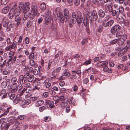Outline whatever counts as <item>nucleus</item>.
Returning a JSON list of instances; mask_svg holds the SVG:
<instances>
[{"mask_svg":"<svg viewBox=\"0 0 130 130\" xmlns=\"http://www.w3.org/2000/svg\"><path fill=\"white\" fill-rule=\"evenodd\" d=\"M61 69V68L58 67L54 70L52 73V75L54 76L57 75Z\"/></svg>","mask_w":130,"mask_h":130,"instance_id":"nucleus-21","label":"nucleus"},{"mask_svg":"<svg viewBox=\"0 0 130 130\" xmlns=\"http://www.w3.org/2000/svg\"><path fill=\"white\" fill-rule=\"evenodd\" d=\"M24 76L27 79L28 81L29 82H32L34 79V76L32 75H30L28 72H26Z\"/></svg>","mask_w":130,"mask_h":130,"instance_id":"nucleus-13","label":"nucleus"},{"mask_svg":"<svg viewBox=\"0 0 130 130\" xmlns=\"http://www.w3.org/2000/svg\"><path fill=\"white\" fill-rule=\"evenodd\" d=\"M49 80V79L46 78L44 82V86L46 88L49 87L51 85V84L50 83L48 82Z\"/></svg>","mask_w":130,"mask_h":130,"instance_id":"nucleus-26","label":"nucleus"},{"mask_svg":"<svg viewBox=\"0 0 130 130\" xmlns=\"http://www.w3.org/2000/svg\"><path fill=\"white\" fill-rule=\"evenodd\" d=\"M1 72L3 74L5 75H7L10 73L9 71L4 70L3 71L2 69L1 70Z\"/></svg>","mask_w":130,"mask_h":130,"instance_id":"nucleus-48","label":"nucleus"},{"mask_svg":"<svg viewBox=\"0 0 130 130\" xmlns=\"http://www.w3.org/2000/svg\"><path fill=\"white\" fill-rule=\"evenodd\" d=\"M44 119L45 122H47L51 120V117L50 116H46L44 117Z\"/></svg>","mask_w":130,"mask_h":130,"instance_id":"nucleus-57","label":"nucleus"},{"mask_svg":"<svg viewBox=\"0 0 130 130\" xmlns=\"http://www.w3.org/2000/svg\"><path fill=\"white\" fill-rule=\"evenodd\" d=\"M92 60L91 59L88 60L87 61H85L83 63V65L85 66H87L91 63Z\"/></svg>","mask_w":130,"mask_h":130,"instance_id":"nucleus-47","label":"nucleus"},{"mask_svg":"<svg viewBox=\"0 0 130 130\" xmlns=\"http://www.w3.org/2000/svg\"><path fill=\"white\" fill-rule=\"evenodd\" d=\"M8 96L10 99L12 100L15 97V92L10 91L8 93Z\"/></svg>","mask_w":130,"mask_h":130,"instance_id":"nucleus-20","label":"nucleus"},{"mask_svg":"<svg viewBox=\"0 0 130 130\" xmlns=\"http://www.w3.org/2000/svg\"><path fill=\"white\" fill-rule=\"evenodd\" d=\"M98 14L99 16L101 18L104 17L105 14L104 11L102 9H100L98 11Z\"/></svg>","mask_w":130,"mask_h":130,"instance_id":"nucleus-27","label":"nucleus"},{"mask_svg":"<svg viewBox=\"0 0 130 130\" xmlns=\"http://www.w3.org/2000/svg\"><path fill=\"white\" fill-rule=\"evenodd\" d=\"M125 44L126 45L123 48L127 51L128 48L130 47V41L127 40Z\"/></svg>","mask_w":130,"mask_h":130,"instance_id":"nucleus-35","label":"nucleus"},{"mask_svg":"<svg viewBox=\"0 0 130 130\" xmlns=\"http://www.w3.org/2000/svg\"><path fill=\"white\" fill-rule=\"evenodd\" d=\"M15 21L17 22V25L18 26L21 22V18L18 15H16L15 17Z\"/></svg>","mask_w":130,"mask_h":130,"instance_id":"nucleus-30","label":"nucleus"},{"mask_svg":"<svg viewBox=\"0 0 130 130\" xmlns=\"http://www.w3.org/2000/svg\"><path fill=\"white\" fill-rule=\"evenodd\" d=\"M25 76L22 75H20L19 77V81L21 84H23L26 83V80L25 79Z\"/></svg>","mask_w":130,"mask_h":130,"instance_id":"nucleus-24","label":"nucleus"},{"mask_svg":"<svg viewBox=\"0 0 130 130\" xmlns=\"http://www.w3.org/2000/svg\"><path fill=\"white\" fill-rule=\"evenodd\" d=\"M20 125L22 126L21 127L19 128L22 130H24L27 128L28 126L27 125H24L22 123V122L21 123Z\"/></svg>","mask_w":130,"mask_h":130,"instance_id":"nucleus-40","label":"nucleus"},{"mask_svg":"<svg viewBox=\"0 0 130 130\" xmlns=\"http://www.w3.org/2000/svg\"><path fill=\"white\" fill-rule=\"evenodd\" d=\"M45 18H51V13L49 10H48V11L46 14Z\"/></svg>","mask_w":130,"mask_h":130,"instance_id":"nucleus-55","label":"nucleus"},{"mask_svg":"<svg viewBox=\"0 0 130 130\" xmlns=\"http://www.w3.org/2000/svg\"><path fill=\"white\" fill-rule=\"evenodd\" d=\"M9 126V123L4 122L1 126V130H7Z\"/></svg>","mask_w":130,"mask_h":130,"instance_id":"nucleus-16","label":"nucleus"},{"mask_svg":"<svg viewBox=\"0 0 130 130\" xmlns=\"http://www.w3.org/2000/svg\"><path fill=\"white\" fill-rule=\"evenodd\" d=\"M11 5L13 6V8H14V9L17 11V10L18 13H19V14L20 13H21V12L23 10V8L24 7V5L23 3L22 2H20L19 5V9L18 8L16 7L17 6L15 3H12L11 4ZM17 8H18L17 7Z\"/></svg>","mask_w":130,"mask_h":130,"instance_id":"nucleus-7","label":"nucleus"},{"mask_svg":"<svg viewBox=\"0 0 130 130\" xmlns=\"http://www.w3.org/2000/svg\"><path fill=\"white\" fill-rule=\"evenodd\" d=\"M6 43L8 44H11V41L10 38H7L6 40Z\"/></svg>","mask_w":130,"mask_h":130,"instance_id":"nucleus-60","label":"nucleus"},{"mask_svg":"<svg viewBox=\"0 0 130 130\" xmlns=\"http://www.w3.org/2000/svg\"><path fill=\"white\" fill-rule=\"evenodd\" d=\"M121 27L119 25H116L112 27L111 29L110 32L113 35H115V33L116 32L120 30Z\"/></svg>","mask_w":130,"mask_h":130,"instance_id":"nucleus-9","label":"nucleus"},{"mask_svg":"<svg viewBox=\"0 0 130 130\" xmlns=\"http://www.w3.org/2000/svg\"><path fill=\"white\" fill-rule=\"evenodd\" d=\"M51 21L50 18H45L43 22L46 25H48L50 23Z\"/></svg>","mask_w":130,"mask_h":130,"instance_id":"nucleus-36","label":"nucleus"},{"mask_svg":"<svg viewBox=\"0 0 130 130\" xmlns=\"http://www.w3.org/2000/svg\"><path fill=\"white\" fill-rule=\"evenodd\" d=\"M46 7V4L44 3H42L40 5V8L41 10H44Z\"/></svg>","mask_w":130,"mask_h":130,"instance_id":"nucleus-32","label":"nucleus"},{"mask_svg":"<svg viewBox=\"0 0 130 130\" xmlns=\"http://www.w3.org/2000/svg\"><path fill=\"white\" fill-rule=\"evenodd\" d=\"M113 16H115L116 18H118L120 13H122L124 11L123 7L121 6H119V7L116 9L113 10Z\"/></svg>","mask_w":130,"mask_h":130,"instance_id":"nucleus-6","label":"nucleus"},{"mask_svg":"<svg viewBox=\"0 0 130 130\" xmlns=\"http://www.w3.org/2000/svg\"><path fill=\"white\" fill-rule=\"evenodd\" d=\"M26 118V116L24 115H20L18 116V118L21 120H23Z\"/></svg>","mask_w":130,"mask_h":130,"instance_id":"nucleus-50","label":"nucleus"},{"mask_svg":"<svg viewBox=\"0 0 130 130\" xmlns=\"http://www.w3.org/2000/svg\"><path fill=\"white\" fill-rule=\"evenodd\" d=\"M108 62L107 61H100L95 65V67L98 68L102 66L103 68L107 66L108 64Z\"/></svg>","mask_w":130,"mask_h":130,"instance_id":"nucleus-11","label":"nucleus"},{"mask_svg":"<svg viewBox=\"0 0 130 130\" xmlns=\"http://www.w3.org/2000/svg\"><path fill=\"white\" fill-rule=\"evenodd\" d=\"M31 13H29V18L32 19L34 16L38 14V10L37 7L36 5H32L31 7Z\"/></svg>","mask_w":130,"mask_h":130,"instance_id":"nucleus-5","label":"nucleus"},{"mask_svg":"<svg viewBox=\"0 0 130 130\" xmlns=\"http://www.w3.org/2000/svg\"><path fill=\"white\" fill-rule=\"evenodd\" d=\"M9 112V115L12 116H14L16 115H18V112L17 110L16 109L12 110L11 108Z\"/></svg>","mask_w":130,"mask_h":130,"instance_id":"nucleus-22","label":"nucleus"},{"mask_svg":"<svg viewBox=\"0 0 130 130\" xmlns=\"http://www.w3.org/2000/svg\"><path fill=\"white\" fill-rule=\"evenodd\" d=\"M44 102L42 100H40L35 102V105L36 107H39L43 104Z\"/></svg>","mask_w":130,"mask_h":130,"instance_id":"nucleus-28","label":"nucleus"},{"mask_svg":"<svg viewBox=\"0 0 130 130\" xmlns=\"http://www.w3.org/2000/svg\"><path fill=\"white\" fill-rule=\"evenodd\" d=\"M46 109V107L44 106H42L39 108V110L41 112H42L44 110Z\"/></svg>","mask_w":130,"mask_h":130,"instance_id":"nucleus-58","label":"nucleus"},{"mask_svg":"<svg viewBox=\"0 0 130 130\" xmlns=\"http://www.w3.org/2000/svg\"><path fill=\"white\" fill-rule=\"evenodd\" d=\"M76 78L77 76L76 74L74 72H72L71 74V76L69 78L71 79L72 80H73L76 79Z\"/></svg>","mask_w":130,"mask_h":130,"instance_id":"nucleus-41","label":"nucleus"},{"mask_svg":"<svg viewBox=\"0 0 130 130\" xmlns=\"http://www.w3.org/2000/svg\"><path fill=\"white\" fill-rule=\"evenodd\" d=\"M12 85L9 84L8 85L7 87V90L10 91H11L12 89Z\"/></svg>","mask_w":130,"mask_h":130,"instance_id":"nucleus-63","label":"nucleus"},{"mask_svg":"<svg viewBox=\"0 0 130 130\" xmlns=\"http://www.w3.org/2000/svg\"><path fill=\"white\" fill-rule=\"evenodd\" d=\"M7 93H6V90L5 89H3L0 93V96L2 95L1 99L3 100L6 98L7 96Z\"/></svg>","mask_w":130,"mask_h":130,"instance_id":"nucleus-18","label":"nucleus"},{"mask_svg":"<svg viewBox=\"0 0 130 130\" xmlns=\"http://www.w3.org/2000/svg\"><path fill=\"white\" fill-rule=\"evenodd\" d=\"M72 72H74L76 74V73L78 74L79 76L80 77V75L81 73V72L80 70H76L73 71H72Z\"/></svg>","mask_w":130,"mask_h":130,"instance_id":"nucleus-44","label":"nucleus"},{"mask_svg":"<svg viewBox=\"0 0 130 130\" xmlns=\"http://www.w3.org/2000/svg\"><path fill=\"white\" fill-rule=\"evenodd\" d=\"M116 2L120 4L123 5V6L124 4H126L125 3V0H114Z\"/></svg>","mask_w":130,"mask_h":130,"instance_id":"nucleus-39","label":"nucleus"},{"mask_svg":"<svg viewBox=\"0 0 130 130\" xmlns=\"http://www.w3.org/2000/svg\"><path fill=\"white\" fill-rule=\"evenodd\" d=\"M118 51H119L118 53V55L120 57L124 55L126 53L127 51V50L125 49L124 48L120 49V50L118 49Z\"/></svg>","mask_w":130,"mask_h":130,"instance_id":"nucleus-19","label":"nucleus"},{"mask_svg":"<svg viewBox=\"0 0 130 130\" xmlns=\"http://www.w3.org/2000/svg\"><path fill=\"white\" fill-rule=\"evenodd\" d=\"M56 12L58 17L59 18L60 21L63 23V22H66L70 18V14L68 10L64 9V10L63 14H62L61 11L59 9H57L56 10Z\"/></svg>","mask_w":130,"mask_h":130,"instance_id":"nucleus-2","label":"nucleus"},{"mask_svg":"<svg viewBox=\"0 0 130 130\" xmlns=\"http://www.w3.org/2000/svg\"><path fill=\"white\" fill-rule=\"evenodd\" d=\"M17 78L16 77H12L11 79V82L12 84L13 83H15L17 81Z\"/></svg>","mask_w":130,"mask_h":130,"instance_id":"nucleus-52","label":"nucleus"},{"mask_svg":"<svg viewBox=\"0 0 130 130\" xmlns=\"http://www.w3.org/2000/svg\"><path fill=\"white\" fill-rule=\"evenodd\" d=\"M30 7V4L28 2H26L24 5V7L23 8V13H26L28 11Z\"/></svg>","mask_w":130,"mask_h":130,"instance_id":"nucleus-12","label":"nucleus"},{"mask_svg":"<svg viewBox=\"0 0 130 130\" xmlns=\"http://www.w3.org/2000/svg\"><path fill=\"white\" fill-rule=\"evenodd\" d=\"M38 98V97L37 96L32 97L30 98V101H34L36 100Z\"/></svg>","mask_w":130,"mask_h":130,"instance_id":"nucleus-61","label":"nucleus"},{"mask_svg":"<svg viewBox=\"0 0 130 130\" xmlns=\"http://www.w3.org/2000/svg\"><path fill=\"white\" fill-rule=\"evenodd\" d=\"M19 13L17 11H15L14 9V8L12 7L10 10L9 13L8 14V18L10 19H12L14 16H16V15H19Z\"/></svg>","mask_w":130,"mask_h":130,"instance_id":"nucleus-8","label":"nucleus"},{"mask_svg":"<svg viewBox=\"0 0 130 130\" xmlns=\"http://www.w3.org/2000/svg\"><path fill=\"white\" fill-rule=\"evenodd\" d=\"M22 38L23 36H20L19 40L17 42L15 41H14V39H13L12 41L13 42H12V43L11 44L6 46L5 48V50L7 51H8L14 49L16 46L17 43L19 45L21 43L22 40Z\"/></svg>","mask_w":130,"mask_h":130,"instance_id":"nucleus-4","label":"nucleus"},{"mask_svg":"<svg viewBox=\"0 0 130 130\" xmlns=\"http://www.w3.org/2000/svg\"><path fill=\"white\" fill-rule=\"evenodd\" d=\"M16 57L14 56L12 58H9V61L10 62L12 63H14L16 60Z\"/></svg>","mask_w":130,"mask_h":130,"instance_id":"nucleus-46","label":"nucleus"},{"mask_svg":"<svg viewBox=\"0 0 130 130\" xmlns=\"http://www.w3.org/2000/svg\"><path fill=\"white\" fill-rule=\"evenodd\" d=\"M9 20L8 19H5L4 22L3 26H6L10 24Z\"/></svg>","mask_w":130,"mask_h":130,"instance_id":"nucleus-42","label":"nucleus"},{"mask_svg":"<svg viewBox=\"0 0 130 130\" xmlns=\"http://www.w3.org/2000/svg\"><path fill=\"white\" fill-rule=\"evenodd\" d=\"M10 109L11 108L9 107L7 108L6 109L4 110V112L1 115L0 117H2L4 116L7 115Z\"/></svg>","mask_w":130,"mask_h":130,"instance_id":"nucleus-29","label":"nucleus"},{"mask_svg":"<svg viewBox=\"0 0 130 130\" xmlns=\"http://www.w3.org/2000/svg\"><path fill=\"white\" fill-rule=\"evenodd\" d=\"M8 2L7 0H1V3L2 5H5Z\"/></svg>","mask_w":130,"mask_h":130,"instance_id":"nucleus-62","label":"nucleus"},{"mask_svg":"<svg viewBox=\"0 0 130 130\" xmlns=\"http://www.w3.org/2000/svg\"><path fill=\"white\" fill-rule=\"evenodd\" d=\"M71 17L72 22L73 24L77 22L78 24H80L83 21L84 26H86L87 25V22L84 21L85 19L83 18L82 13L79 11L77 12L76 14L75 12H72Z\"/></svg>","mask_w":130,"mask_h":130,"instance_id":"nucleus-1","label":"nucleus"},{"mask_svg":"<svg viewBox=\"0 0 130 130\" xmlns=\"http://www.w3.org/2000/svg\"><path fill=\"white\" fill-rule=\"evenodd\" d=\"M118 44L119 45H122L125 42V41L121 38H118Z\"/></svg>","mask_w":130,"mask_h":130,"instance_id":"nucleus-33","label":"nucleus"},{"mask_svg":"<svg viewBox=\"0 0 130 130\" xmlns=\"http://www.w3.org/2000/svg\"><path fill=\"white\" fill-rule=\"evenodd\" d=\"M11 23H10V24L7 25V26H4V27L6 28V30L8 32L10 30L11 27Z\"/></svg>","mask_w":130,"mask_h":130,"instance_id":"nucleus-43","label":"nucleus"},{"mask_svg":"<svg viewBox=\"0 0 130 130\" xmlns=\"http://www.w3.org/2000/svg\"><path fill=\"white\" fill-rule=\"evenodd\" d=\"M50 94L53 95H54L56 94V92L53 90H50L49 91Z\"/></svg>","mask_w":130,"mask_h":130,"instance_id":"nucleus-64","label":"nucleus"},{"mask_svg":"<svg viewBox=\"0 0 130 130\" xmlns=\"http://www.w3.org/2000/svg\"><path fill=\"white\" fill-rule=\"evenodd\" d=\"M9 11V7L7 6L3 8L2 10V12L4 13H7Z\"/></svg>","mask_w":130,"mask_h":130,"instance_id":"nucleus-34","label":"nucleus"},{"mask_svg":"<svg viewBox=\"0 0 130 130\" xmlns=\"http://www.w3.org/2000/svg\"><path fill=\"white\" fill-rule=\"evenodd\" d=\"M23 100L24 99L21 96V95H17L16 96L15 99L14 100L13 102L16 104L19 103L20 104L22 105Z\"/></svg>","mask_w":130,"mask_h":130,"instance_id":"nucleus-10","label":"nucleus"},{"mask_svg":"<svg viewBox=\"0 0 130 130\" xmlns=\"http://www.w3.org/2000/svg\"><path fill=\"white\" fill-rule=\"evenodd\" d=\"M122 33L121 32H118L116 34V37L119 38L122 35Z\"/></svg>","mask_w":130,"mask_h":130,"instance_id":"nucleus-54","label":"nucleus"},{"mask_svg":"<svg viewBox=\"0 0 130 130\" xmlns=\"http://www.w3.org/2000/svg\"><path fill=\"white\" fill-rule=\"evenodd\" d=\"M46 105H48L51 108H52L55 107L54 105V102L52 101L49 100H47L45 101Z\"/></svg>","mask_w":130,"mask_h":130,"instance_id":"nucleus-17","label":"nucleus"},{"mask_svg":"<svg viewBox=\"0 0 130 130\" xmlns=\"http://www.w3.org/2000/svg\"><path fill=\"white\" fill-rule=\"evenodd\" d=\"M68 104L67 102H63L61 103L60 105L63 108H64Z\"/></svg>","mask_w":130,"mask_h":130,"instance_id":"nucleus-45","label":"nucleus"},{"mask_svg":"<svg viewBox=\"0 0 130 130\" xmlns=\"http://www.w3.org/2000/svg\"><path fill=\"white\" fill-rule=\"evenodd\" d=\"M12 89L10 91L15 92L18 89V86L17 83H13L12 84Z\"/></svg>","mask_w":130,"mask_h":130,"instance_id":"nucleus-23","label":"nucleus"},{"mask_svg":"<svg viewBox=\"0 0 130 130\" xmlns=\"http://www.w3.org/2000/svg\"><path fill=\"white\" fill-rule=\"evenodd\" d=\"M106 7L105 9V11L106 12L107 11H108L109 12H111L112 15L113 16V10H112V8L111 5L106 4L105 5Z\"/></svg>","mask_w":130,"mask_h":130,"instance_id":"nucleus-15","label":"nucleus"},{"mask_svg":"<svg viewBox=\"0 0 130 130\" xmlns=\"http://www.w3.org/2000/svg\"><path fill=\"white\" fill-rule=\"evenodd\" d=\"M62 75L63 76H65L67 77H69L71 76L70 73L66 69L64 70Z\"/></svg>","mask_w":130,"mask_h":130,"instance_id":"nucleus-31","label":"nucleus"},{"mask_svg":"<svg viewBox=\"0 0 130 130\" xmlns=\"http://www.w3.org/2000/svg\"><path fill=\"white\" fill-rule=\"evenodd\" d=\"M74 3L76 6H78L80 3V0H75L74 2Z\"/></svg>","mask_w":130,"mask_h":130,"instance_id":"nucleus-59","label":"nucleus"},{"mask_svg":"<svg viewBox=\"0 0 130 130\" xmlns=\"http://www.w3.org/2000/svg\"><path fill=\"white\" fill-rule=\"evenodd\" d=\"M94 70V68L91 67L88 69L86 70V71H87L88 72L91 73L93 72Z\"/></svg>","mask_w":130,"mask_h":130,"instance_id":"nucleus-53","label":"nucleus"},{"mask_svg":"<svg viewBox=\"0 0 130 130\" xmlns=\"http://www.w3.org/2000/svg\"><path fill=\"white\" fill-rule=\"evenodd\" d=\"M103 70L104 72L108 73H111L112 72V70L110 68H109L107 66L103 68Z\"/></svg>","mask_w":130,"mask_h":130,"instance_id":"nucleus-25","label":"nucleus"},{"mask_svg":"<svg viewBox=\"0 0 130 130\" xmlns=\"http://www.w3.org/2000/svg\"><path fill=\"white\" fill-rule=\"evenodd\" d=\"M22 105H29L31 102L30 100L27 99L25 100L24 99Z\"/></svg>","mask_w":130,"mask_h":130,"instance_id":"nucleus-37","label":"nucleus"},{"mask_svg":"<svg viewBox=\"0 0 130 130\" xmlns=\"http://www.w3.org/2000/svg\"><path fill=\"white\" fill-rule=\"evenodd\" d=\"M114 23L113 20H111L106 23L105 22H103L102 23V25L105 27H108L111 26Z\"/></svg>","mask_w":130,"mask_h":130,"instance_id":"nucleus-14","label":"nucleus"},{"mask_svg":"<svg viewBox=\"0 0 130 130\" xmlns=\"http://www.w3.org/2000/svg\"><path fill=\"white\" fill-rule=\"evenodd\" d=\"M1 86L3 88H5L7 86V82H3L1 84Z\"/></svg>","mask_w":130,"mask_h":130,"instance_id":"nucleus-51","label":"nucleus"},{"mask_svg":"<svg viewBox=\"0 0 130 130\" xmlns=\"http://www.w3.org/2000/svg\"><path fill=\"white\" fill-rule=\"evenodd\" d=\"M118 38L113 39L111 40L110 42V44H116V43H118Z\"/></svg>","mask_w":130,"mask_h":130,"instance_id":"nucleus-49","label":"nucleus"},{"mask_svg":"<svg viewBox=\"0 0 130 130\" xmlns=\"http://www.w3.org/2000/svg\"><path fill=\"white\" fill-rule=\"evenodd\" d=\"M29 59L31 60H34V53H32L29 55Z\"/></svg>","mask_w":130,"mask_h":130,"instance_id":"nucleus-56","label":"nucleus"},{"mask_svg":"<svg viewBox=\"0 0 130 130\" xmlns=\"http://www.w3.org/2000/svg\"><path fill=\"white\" fill-rule=\"evenodd\" d=\"M86 15L87 20L89 21L91 25H93L94 20L95 21L98 18L96 12L95 11H93L92 12L87 11V12Z\"/></svg>","mask_w":130,"mask_h":130,"instance_id":"nucleus-3","label":"nucleus"},{"mask_svg":"<svg viewBox=\"0 0 130 130\" xmlns=\"http://www.w3.org/2000/svg\"><path fill=\"white\" fill-rule=\"evenodd\" d=\"M30 19L31 20L28 21L27 24V26L28 28L30 27L32 25L33 23L35 22L34 21L32 20V19Z\"/></svg>","mask_w":130,"mask_h":130,"instance_id":"nucleus-38","label":"nucleus"}]
</instances>
